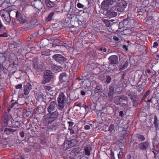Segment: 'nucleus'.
Instances as JSON below:
<instances>
[{"instance_id":"nucleus-1","label":"nucleus","mask_w":159,"mask_h":159,"mask_svg":"<svg viewBox=\"0 0 159 159\" xmlns=\"http://www.w3.org/2000/svg\"><path fill=\"white\" fill-rule=\"evenodd\" d=\"M127 4L123 0H119L113 6L110 7V17H115L117 16L116 11L122 12L124 11L126 7Z\"/></svg>"},{"instance_id":"nucleus-2","label":"nucleus","mask_w":159,"mask_h":159,"mask_svg":"<svg viewBox=\"0 0 159 159\" xmlns=\"http://www.w3.org/2000/svg\"><path fill=\"white\" fill-rule=\"evenodd\" d=\"M57 100L59 109L60 110L62 109L66 105V98L63 93L61 92L59 93Z\"/></svg>"},{"instance_id":"nucleus-3","label":"nucleus","mask_w":159,"mask_h":159,"mask_svg":"<svg viewBox=\"0 0 159 159\" xmlns=\"http://www.w3.org/2000/svg\"><path fill=\"white\" fill-rule=\"evenodd\" d=\"M0 15L3 17L6 24L9 25L10 23L11 19L10 16V11L6 10H2L0 11Z\"/></svg>"},{"instance_id":"nucleus-4","label":"nucleus","mask_w":159,"mask_h":159,"mask_svg":"<svg viewBox=\"0 0 159 159\" xmlns=\"http://www.w3.org/2000/svg\"><path fill=\"white\" fill-rule=\"evenodd\" d=\"M52 78V73L50 71L47 70L44 73V80L42 82L43 84L49 82Z\"/></svg>"},{"instance_id":"nucleus-5","label":"nucleus","mask_w":159,"mask_h":159,"mask_svg":"<svg viewBox=\"0 0 159 159\" xmlns=\"http://www.w3.org/2000/svg\"><path fill=\"white\" fill-rule=\"evenodd\" d=\"M118 62V58L117 56L113 55L110 57V66H111V67H116Z\"/></svg>"},{"instance_id":"nucleus-6","label":"nucleus","mask_w":159,"mask_h":159,"mask_svg":"<svg viewBox=\"0 0 159 159\" xmlns=\"http://www.w3.org/2000/svg\"><path fill=\"white\" fill-rule=\"evenodd\" d=\"M16 16L17 20L21 23L26 22L28 20V18L24 15H22L18 13L17 11L16 13Z\"/></svg>"},{"instance_id":"nucleus-7","label":"nucleus","mask_w":159,"mask_h":159,"mask_svg":"<svg viewBox=\"0 0 159 159\" xmlns=\"http://www.w3.org/2000/svg\"><path fill=\"white\" fill-rule=\"evenodd\" d=\"M75 140L72 139L69 141H66L64 142L63 146L64 150H66L70 148L71 147L75 145L74 144L72 143L73 141H75Z\"/></svg>"},{"instance_id":"nucleus-8","label":"nucleus","mask_w":159,"mask_h":159,"mask_svg":"<svg viewBox=\"0 0 159 159\" xmlns=\"http://www.w3.org/2000/svg\"><path fill=\"white\" fill-rule=\"evenodd\" d=\"M34 8L38 10H41L43 7V2L40 0H35L34 3Z\"/></svg>"},{"instance_id":"nucleus-9","label":"nucleus","mask_w":159,"mask_h":159,"mask_svg":"<svg viewBox=\"0 0 159 159\" xmlns=\"http://www.w3.org/2000/svg\"><path fill=\"white\" fill-rule=\"evenodd\" d=\"M109 6V0H104L101 4L102 8L105 11H107Z\"/></svg>"},{"instance_id":"nucleus-10","label":"nucleus","mask_w":159,"mask_h":159,"mask_svg":"<svg viewBox=\"0 0 159 159\" xmlns=\"http://www.w3.org/2000/svg\"><path fill=\"white\" fill-rule=\"evenodd\" d=\"M59 115L58 112L57 111L53 112L52 113V116H54V117L51 116L48 119H46V120L48 122V124H51L54 121V118L58 117Z\"/></svg>"},{"instance_id":"nucleus-11","label":"nucleus","mask_w":159,"mask_h":159,"mask_svg":"<svg viewBox=\"0 0 159 159\" xmlns=\"http://www.w3.org/2000/svg\"><path fill=\"white\" fill-rule=\"evenodd\" d=\"M53 57L57 62L61 63L64 60V57L61 54H55L53 56Z\"/></svg>"},{"instance_id":"nucleus-12","label":"nucleus","mask_w":159,"mask_h":159,"mask_svg":"<svg viewBox=\"0 0 159 159\" xmlns=\"http://www.w3.org/2000/svg\"><path fill=\"white\" fill-rule=\"evenodd\" d=\"M32 89V86L29 83H28L24 87V93L25 95H27L29 93L30 90Z\"/></svg>"},{"instance_id":"nucleus-13","label":"nucleus","mask_w":159,"mask_h":159,"mask_svg":"<svg viewBox=\"0 0 159 159\" xmlns=\"http://www.w3.org/2000/svg\"><path fill=\"white\" fill-rule=\"evenodd\" d=\"M59 81L61 83L63 82H68V77L66 76V73H61L59 76Z\"/></svg>"},{"instance_id":"nucleus-14","label":"nucleus","mask_w":159,"mask_h":159,"mask_svg":"<svg viewBox=\"0 0 159 159\" xmlns=\"http://www.w3.org/2000/svg\"><path fill=\"white\" fill-rule=\"evenodd\" d=\"M56 104V103L55 101L52 102L49 104L48 109V112L50 113L54 110Z\"/></svg>"},{"instance_id":"nucleus-15","label":"nucleus","mask_w":159,"mask_h":159,"mask_svg":"<svg viewBox=\"0 0 159 159\" xmlns=\"http://www.w3.org/2000/svg\"><path fill=\"white\" fill-rule=\"evenodd\" d=\"M139 148L143 150H145L149 146V143L147 142H145L139 144Z\"/></svg>"},{"instance_id":"nucleus-16","label":"nucleus","mask_w":159,"mask_h":159,"mask_svg":"<svg viewBox=\"0 0 159 159\" xmlns=\"http://www.w3.org/2000/svg\"><path fill=\"white\" fill-rule=\"evenodd\" d=\"M128 66V62L126 61L123 64L120 65L119 66V70H125Z\"/></svg>"},{"instance_id":"nucleus-17","label":"nucleus","mask_w":159,"mask_h":159,"mask_svg":"<svg viewBox=\"0 0 159 159\" xmlns=\"http://www.w3.org/2000/svg\"><path fill=\"white\" fill-rule=\"evenodd\" d=\"M15 130L11 128H6L4 130V132L7 134H9L11 133L14 132Z\"/></svg>"},{"instance_id":"nucleus-18","label":"nucleus","mask_w":159,"mask_h":159,"mask_svg":"<svg viewBox=\"0 0 159 159\" xmlns=\"http://www.w3.org/2000/svg\"><path fill=\"white\" fill-rule=\"evenodd\" d=\"M51 68L53 71H59L62 69L61 67L54 65H52Z\"/></svg>"},{"instance_id":"nucleus-19","label":"nucleus","mask_w":159,"mask_h":159,"mask_svg":"<svg viewBox=\"0 0 159 159\" xmlns=\"http://www.w3.org/2000/svg\"><path fill=\"white\" fill-rule=\"evenodd\" d=\"M46 6L49 7H52L54 5V3L50 0H45Z\"/></svg>"},{"instance_id":"nucleus-20","label":"nucleus","mask_w":159,"mask_h":159,"mask_svg":"<svg viewBox=\"0 0 159 159\" xmlns=\"http://www.w3.org/2000/svg\"><path fill=\"white\" fill-rule=\"evenodd\" d=\"M127 95L129 97L132 99H134L136 98V96L135 93L133 92H131L128 93Z\"/></svg>"},{"instance_id":"nucleus-21","label":"nucleus","mask_w":159,"mask_h":159,"mask_svg":"<svg viewBox=\"0 0 159 159\" xmlns=\"http://www.w3.org/2000/svg\"><path fill=\"white\" fill-rule=\"evenodd\" d=\"M102 21L104 23L106 26L107 27L109 26V21L108 20L103 18L102 19Z\"/></svg>"},{"instance_id":"nucleus-22","label":"nucleus","mask_w":159,"mask_h":159,"mask_svg":"<svg viewBox=\"0 0 159 159\" xmlns=\"http://www.w3.org/2000/svg\"><path fill=\"white\" fill-rule=\"evenodd\" d=\"M54 14V13L53 12H51L50 13L47 17L46 20L47 21H51L52 20V16Z\"/></svg>"},{"instance_id":"nucleus-23","label":"nucleus","mask_w":159,"mask_h":159,"mask_svg":"<svg viewBox=\"0 0 159 159\" xmlns=\"http://www.w3.org/2000/svg\"><path fill=\"white\" fill-rule=\"evenodd\" d=\"M85 154L87 156H89L90 155V151L88 147H85L84 148Z\"/></svg>"},{"instance_id":"nucleus-24","label":"nucleus","mask_w":159,"mask_h":159,"mask_svg":"<svg viewBox=\"0 0 159 159\" xmlns=\"http://www.w3.org/2000/svg\"><path fill=\"white\" fill-rule=\"evenodd\" d=\"M150 93V90H148L147 91L146 93L144 94L142 98V100H144L146 97Z\"/></svg>"},{"instance_id":"nucleus-25","label":"nucleus","mask_w":159,"mask_h":159,"mask_svg":"<svg viewBox=\"0 0 159 159\" xmlns=\"http://www.w3.org/2000/svg\"><path fill=\"white\" fill-rule=\"evenodd\" d=\"M33 66L34 69H37L38 67V65L36 60H34L33 64Z\"/></svg>"},{"instance_id":"nucleus-26","label":"nucleus","mask_w":159,"mask_h":159,"mask_svg":"<svg viewBox=\"0 0 159 159\" xmlns=\"http://www.w3.org/2000/svg\"><path fill=\"white\" fill-rule=\"evenodd\" d=\"M77 152H75V150H72L70 152V154L73 156H76Z\"/></svg>"},{"instance_id":"nucleus-27","label":"nucleus","mask_w":159,"mask_h":159,"mask_svg":"<svg viewBox=\"0 0 159 159\" xmlns=\"http://www.w3.org/2000/svg\"><path fill=\"white\" fill-rule=\"evenodd\" d=\"M68 123L69 124V126L68 127V129H71L72 128V126L74 124L73 123L71 122L68 121Z\"/></svg>"},{"instance_id":"nucleus-28","label":"nucleus","mask_w":159,"mask_h":159,"mask_svg":"<svg viewBox=\"0 0 159 159\" xmlns=\"http://www.w3.org/2000/svg\"><path fill=\"white\" fill-rule=\"evenodd\" d=\"M119 0H110V5L116 3Z\"/></svg>"},{"instance_id":"nucleus-29","label":"nucleus","mask_w":159,"mask_h":159,"mask_svg":"<svg viewBox=\"0 0 159 159\" xmlns=\"http://www.w3.org/2000/svg\"><path fill=\"white\" fill-rule=\"evenodd\" d=\"M77 7L79 8H83L84 7V6L82 4L79 3L77 4Z\"/></svg>"},{"instance_id":"nucleus-30","label":"nucleus","mask_w":159,"mask_h":159,"mask_svg":"<svg viewBox=\"0 0 159 159\" xmlns=\"http://www.w3.org/2000/svg\"><path fill=\"white\" fill-rule=\"evenodd\" d=\"M127 99V98L126 96H123L121 97L120 99V101L122 100H126Z\"/></svg>"},{"instance_id":"nucleus-31","label":"nucleus","mask_w":159,"mask_h":159,"mask_svg":"<svg viewBox=\"0 0 159 159\" xmlns=\"http://www.w3.org/2000/svg\"><path fill=\"white\" fill-rule=\"evenodd\" d=\"M45 89L46 90L49 91H52V88L49 86H46L45 87Z\"/></svg>"},{"instance_id":"nucleus-32","label":"nucleus","mask_w":159,"mask_h":159,"mask_svg":"<svg viewBox=\"0 0 159 159\" xmlns=\"http://www.w3.org/2000/svg\"><path fill=\"white\" fill-rule=\"evenodd\" d=\"M114 126L113 124H111L110 126V131H114Z\"/></svg>"},{"instance_id":"nucleus-33","label":"nucleus","mask_w":159,"mask_h":159,"mask_svg":"<svg viewBox=\"0 0 159 159\" xmlns=\"http://www.w3.org/2000/svg\"><path fill=\"white\" fill-rule=\"evenodd\" d=\"M138 138L139 139H140L141 140H143L144 139V136L142 135H139L138 136Z\"/></svg>"},{"instance_id":"nucleus-34","label":"nucleus","mask_w":159,"mask_h":159,"mask_svg":"<svg viewBox=\"0 0 159 159\" xmlns=\"http://www.w3.org/2000/svg\"><path fill=\"white\" fill-rule=\"evenodd\" d=\"M16 88L17 89H21L22 87V85L21 84H19L16 86Z\"/></svg>"},{"instance_id":"nucleus-35","label":"nucleus","mask_w":159,"mask_h":159,"mask_svg":"<svg viewBox=\"0 0 159 159\" xmlns=\"http://www.w3.org/2000/svg\"><path fill=\"white\" fill-rule=\"evenodd\" d=\"M154 123L156 126L157 125V117L156 116H155V120L154 121Z\"/></svg>"},{"instance_id":"nucleus-36","label":"nucleus","mask_w":159,"mask_h":159,"mask_svg":"<svg viewBox=\"0 0 159 159\" xmlns=\"http://www.w3.org/2000/svg\"><path fill=\"white\" fill-rule=\"evenodd\" d=\"M123 155V152H120L119 154H118V157L119 158H121Z\"/></svg>"},{"instance_id":"nucleus-37","label":"nucleus","mask_w":159,"mask_h":159,"mask_svg":"<svg viewBox=\"0 0 159 159\" xmlns=\"http://www.w3.org/2000/svg\"><path fill=\"white\" fill-rule=\"evenodd\" d=\"M158 46V44L157 42H154L153 45V47L154 48H156Z\"/></svg>"},{"instance_id":"nucleus-38","label":"nucleus","mask_w":159,"mask_h":159,"mask_svg":"<svg viewBox=\"0 0 159 159\" xmlns=\"http://www.w3.org/2000/svg\"><path fill=\"white\" fill-rule=\"evenodd\" d=\"M2 28L3 29H5V27H4L1 21H0V29Z\"/></svg>"},{"instance_id":"nucleus-39","label":"nucleus","mask_w":159,"mask_h":159,"mask_svg":"<svg viewBox=\"0 0 159 159\" xmlns=\"http://www.w3.org/2000/svg\"><path fill=\"white\" fill-rule=\"evenodd\" d=\"M84 128L86 130H89L90 129V127L89 125H86L84 126Z\"/></svg>"},{"instance_id":"nucleus-40","label":"nucleus","mask_w":159,"mask_h":159,"mask_svg":"<svg viewBox=\"0 0 159 159\" xmlns=\"http://www.w3.org/2000/svg\"><path fill=\"white\" fill-rule=\"evenodd\" d=\"M20 134L22 138H23L24 137V133L23 131L20 132Z\"/></svg>"},{"instance_id":"nucleus-41","label":"nucleus","mask_w":159,"mask_h":159,"mask_svg":"<svg viewBox=\"0 0 159 159\" xmlns=\"http://www.w3.org/2000/svg\"><path fill=\"white\" fill-rule=\"evenodd\" d=\"M113 39L116 42L118 41L119 40V38L115 36L113 37Z\"/></svg>"},{"instance_id":"nucleus-42","label":"nucleus","mask_w":159,"mask_h":159,"mask_svg":"<svg viewBox=\"0 0 159 159\" xmlns=\"http://www.w3.org/2000/svg\"><path fill=\"white\" fill-rule=\"evenodd\" d=\"M69 130L70 131V133L71 134H73L75 133V131L74 130L72 129H69Z\"/></svg>"},{"instance_id":"nucleus-43","label":"nucleus","mask_w":159,"mask_h":159,"mask_svg":"<svg viewBox=\"0 0 159 159\" xmlns=\"http://www.w3.org/2000/svg\"><path fill=\"white\" fill-rule=\"evenodd\" d=\"M123 48L125 49L126 51H127L128 50V47L126 45H124L123 46Z\"/></svg>"},{"instance_id":"nucleus-44","label":"nucleus","mask_w":159,"mask_h":159,"mask_svg":"<svg viewBox=\"0 0 159 159\" xmlns=\"http://www.w3.org/2000/svg\"><path fill=\"white\" fill-rule=\"evenodd\" d=\"M119 115L120 116H122L123 115V111H120L119 112Z\"/></svg>"},{"instance_id":"nucleus-45","label":"nucleus","mask_w":159,"mask_h":159,"mask_svg":"<svg viewBox=\"0 0 159 159\" xmlns=\"http://www.w3.org/2000/svg\"><path fill=\"white\" fill-rule=\"evenodd\" d=\"M81 94L82 95H85V92L84 91H81Z\"/></svg>"},{"instance_id":"nucleus-46","label":"nucleus","mask_w":159,"mask_h":159,"mask_svg":"<svg viewBox=\"0 0 159 159\" xmlns=\"http://www.w3.org/2000/svg\"><path fill=\"white\" fill-rule=\"evenodd\" d=\"M42 54L43 55H48L49 53H45V52H43L42 53Z\"/></svg>"},{"instance_id":"nucleus-47","label":"nucleus","mask_w":159,"mask_h":159,"mask_svg":"<svg viewBox=\"0 0 159 159\" xmlns=\"http://www.w3.org/2000/svg\"><path fill=\"white\" fill-rule=\"evenodd\" d=\"M101 51L103 50V52H105L106 51V48H102L101 49Z\"/></svg>"},{"instance_id":"nucleus-48","label":"nucleus","mask_w":159,"mask_h":159,"mask_svg":"<svg viewBox=\"0 0 159 159\" xmlns=\"http://www.w3.org/2000/svg\"><path fill=\"white\" fill-rule=\"evenodd\" d=\"M16 103H12L11 104V107L12 108L13 107H14V105H16Z\"/></svg>"},{"instance_id":"nucleus-49","label":"nucleus","mask_w":159,"mask_h":159,"mask_svg":"<svg viewBox=\"0 0 159 159\" xmlns=\"http://www.w3.org/2000/svg\"><path fill=\"white\" fill-rule=\"evenodd\" d=\"M111 159H114V158L113 157V154H112V152L111 151Z\"/></svg>"},{"instance_id":"nucleus-50","label":"nucleus","mask_w":159,"mask_h":159,"mask_svg":"<svg viewBox=\"0 0 159 159\" xmlns=\"http://www.w3.org/2000/svg\"><path fill=\"white\" fill-rule=\"evenodd\" d=\"M82 105V104L81 103H79L76 106L78 107H80Z\"/></svg>"},{"instance_id":"nucleus-51","label":"nucleus","mask_w":159,"mask_h":159,"mask_svg":"<svg viewBox=\"0 0 159 159\" xmlns=\"http://www.w3.org/2000/svg\"><path fill=\"white\" fill-rule=\"evenodd\" d=\"M106 81H107V83H109V78H107V79Z\"/></svg>"},{"instance_id":"nucleus-52","label":"nucleus","mask_w":159,"mask_h":159,"mask_svg":"<svg viewBox=\"0 0 159 159\" xmlns=\"http://www.w3.org/2000/svg\"><path fill=\"white\" fill-rule=\"evenodd\" d=\"M106 15L107 16H109V13H108V11H107L106 13Z\"/></svg>"},{"instance_id":"nucleus-53","label":"nucleus","mask_w":159,"mask_h":159,"mask_svg":"<svg viewBox=\"0 0 159 159\" xmlns=\"http://www.w3.org/2000/svg\"><path fill=\"white\" fill-rule=\"evenodd\" d=\"M152 101V99H150L147 101V102H151Z\"/></svg>"},{"instance_id":"nucleus-54","label":"nucleus","mask_w":159,"mask_h":159,"mask_svg":"<svg viewBox=\"0 0 159 159\" xmlns=\"http://www.w3.org/2000/svg\"><path fill=\"white\" fill-rule=\"evenodd\" d=\"M0 37H6V36L3 34H0Z\"/></svg>"},{"instance_id":"nucleus-55","label":"nucleus","mask_w":159,"mask_h":159,"mask_svg":"<svg viewBox=\"0 0 159 159\" xmlns=\"http://www.w3.org/2000/svg\"><path fill=\"white\" fill-rule=\"evenodd\" d=\"M156 109L159 110V105L156 107Z\"/></svg>"},{"instance_id":"nucleus-56","label":"nucleus","mask_w":159,"mask_h":159,"mask_svg":"<svg viewBox=\"0 0 159 159\" xmlns=\"http://www.w3.org/2000/svg\"><path fill=\"white\" fill-rule=\"evenodd\" d=\"M113 89H114V88H113L112 87H111V88L110 87V90H112Z\"/></svg>"},{"instance_id":"nucleus-57","label":"nucleus","mask_w":159,"mask_h":159,"mask_svg":"<svg viewBox=\"0 0 159 159\" xmlns=\"http://www.w3.org/2000/svg\"><path fill=\"white\" fill-rule=\"evenodd\" d=\"M25 151H26V152H29L30 151V150H26V148H25Z\"/></svg>"},{"instance_id":"nucleus-58","label":"nucleus","mask_w":159,"mask_h":159,"mask_svg":"<svg viewBox=\"0 0 159 159\" xmlns=\"http://www.w3.org/2000/svg\"><path fill=\"white\" fill-rule=\"evenodd\" d=\"M127 156H128V157L129 158V159H130V156L129 155H128Z\"/></svg>"},{"instance_id":"nucleus-59","label":"nucleus","mask_w":159,"mask_h":159,"mask_svg":"<svg viewBox=\"0 0 159 159\" xmlns=\"http://www.w3.org/2000/svg\"><path fill=\"white\" fill-rule=\"evenodd\" d=\"M114 21V20H110V21Z\"/></svg>"},{"instance_id":"nucleus-60","label":"nucleus","mask_w":159,"mask_h":159,"mask_svg":"<svg viewBox=\"0 0 159 159\" xmlns=\"http://www.w3.org/2000/svg\"><path fill=\"white\" fill-rule=\"evenodd\" d=\"M109 127H108V130H109Z\"/></svg>"},{"instance_id":"nucleus-61","label":"nucleus","mask_w":159,"mask_h":159,"mask_svg":"<svg viewBox=\"0 0 159 159\" xmlns=\"http://www.w3.org/2000/svg\"><path fill=\"white\" fill-rule=\"evenodd\" d=\"M71 158H71V157H70V159H71Z\"/></svg>"},{"instance_id":"nucleus-62","label":"nucleus","mask_w":159,"mask_h":159,"mask_svg":"<svg viewBox=\"0 0 159 159\" xmlns=\"http://www.w3.org/2000/svg\"><path fill=\"white\" fill-rule=\"evenodd\" d=\"M110 81H111V78H110Z\"/></svg>"}]
</instances>
